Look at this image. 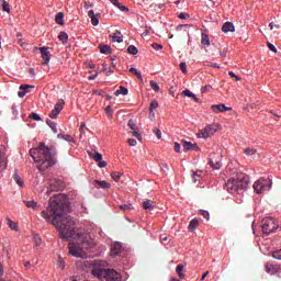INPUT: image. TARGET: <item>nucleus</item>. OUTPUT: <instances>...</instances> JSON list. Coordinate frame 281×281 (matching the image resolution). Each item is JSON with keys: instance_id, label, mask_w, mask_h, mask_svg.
I'll return each mask as SVG.
<instances>
[{"instance_id": "1", "label": "nucleus", "mask_w": 281, "mask_h": 281, "mask_svg": "<svg viewBox=\"0 0 281 281\" xmlns=\"http://www.w3.org/2000/svg\"><path fill=\"white\" fill-rule=\"evenodd\" d=\"M50 213L48 210L42 211V216L47 223L58 229L60 238L67 240V238H74L76 236V222L71 216L67 215L69 211V204L63 195H55L49 200Z\"/></svg>"}, {"instance_id": "2", "label": "nucleus", "mask_w": 281, "mask_h": 281, "mask_svg": "<svg viewBox=\"0 0 281 281\" xmlns=\"http://www.w3.org/2000/svg\"><path fill=\"white\" fill-rule=\"evenodd\" d=\"M30 155L41 172L56 166V151L48 148L45 143H40L36 148L30 149Z\"/></svg>"}, {"instance_id": "3", "label": "nucleus", "mask_w": 281, "mask_h": 281, "mask_svg": "<svg viewBox=\"0 0 281 281\" xmlns=\"http://www.w3.org/2000/svg\"><path fill=\"white\" fill-rule=\"evenodd\" d=\"M77 236L79 238V243H69V254H71V256H75V258H85V250L93 249L94 247L93 239H91L90 235L80 236V234H77Z\"/></svg>"}, {"instance_id": "4", "label": "nucleus", "mask_w": 281, "mask_h": 281, "mask_svg": "<svg viewBox=\"0 0 281 281\" xmlns=\"http://www.w3.org/2000/svg\"><path fill=\"white\" fill-rule=\"evenodd\" d=\"M225 188L231 194H243L249 188V176L239 173L236 178L228 179Z\"/></svg>"}, {"instance_id": "5", "label": "nucleus", "mask_w": 281, "mask_h": 281, "mask_svg": "<svg viewBox=\"0 0 281 281\" xmlns=\"http://www.w3.org/2000/svg\"><path fill=\"white\" fill-rule=\"evenodd\" d=\"M102 265H104L103 261L94 262V267L92 269V276H94V278H106V280L109 281H122V274H120L117 271L113 269L106 270L104 268H101Z\"/></svg>"}, {"instance_id": "6", "label": "nucleus", "mask_w": 281, "mask_h": 281, "mask_svg": "<svg viewBox=\"0 0 281 281\" xmlns=\"http://www.w3.org/2000/svg\"><path fill=\"white\" fill-rule=\"evenodd\" d=\"M271 179L269 178H259L252 186L255 192L257 194H262V192H267L271 190Z\"/></svg>"}, {"instance_id": "7", "label": "nucleus", "mask_w": 281, "mask_h": 281, "mask_svg": "<svg viewBox=\"0 0 281 281\" xmlns=\"http://www.w3.org/2000/svg\"><path fill=\"white\" fill-rule=\"evenodd\" d=\"M261 229L266 236H269V234L278 229V222L272 217H266L261 221Z\"/></svg>"}, {"instance_id": "8", "label": "nucleus", "mask_w": 281, "mask_h": 281, "mask_svg": "<svg viewBox=\"0 0 281 281\" xmlns=\"http://www.w3.org/2000/svg\"><path fill=\"white\" fill-rule=\"evenodd\" d=\"M218 132V125L216 124H211L207 125L204 130H202L198 136L200 139H207V137H212L215 133Z\"/></svg>"}, {"instance_id": "9", "label": "nucleus", "mask_w": 281, "mask_h": 281, "mask_svg": "<svg viewBox=\"0 0 281 281\" xmlns=\"http://www.w3.org/2000/svg\"><path fill=\"white\" fill-rule=\"evenodd\" d=\"M223 156L221 154H212L210 156V166L213 168V170H221V166H223L222 162Z\"/></svg>"}, {"instance_id": "10", "label": "nucleus", "mask_w": 281, "mask_h": 281, "mask_svg": "<svg viewBox=\"0 0 281 281\" xmlns=\"http://www.w3.org/2000/svg\"><path fill=\"white\" fill-rule=\"evenodd\" d=\"M8 149L0 145V170H5L8 168Z\"/></svg>"}, {"instance_id": "11", "label": "nucleus", "mask_w": 281, "mask_h": 281, "mask_svg": "<svg viewBox=\"0 0 281 281\" xmlns=\"http://www.w3.org/2000/svg\"><path fill=\"white\" fill-rule=\"evenodd\" d=\"M64 108H65V101L61 99L55 104L54 110L49 113V117L52 120H56V117H58V115L60 114V111H63Z\"/></svg>"}, {"instance_id": "12", "label": "nucleus", "mask_w": 281, "mask_h": 281, "mask_svg": "<svg viewBox=\"0 0 281 281\" xmlns=\"http://www.w3.org/2000/svg\"><path fill=\"white\" fill-rule=\"evenodd\" d=\"M42 55V65H48L49 60L52 59L50 53L47 47H35Z\"/></svg>"}, {"instance_id": "13", "label": "nucleus", "mask_w": 281, "mask_h": 281, "mask_svg": "<svg viewBox=\"0 0 281 281\" xmlns=\"http://www.w3.org/2000/svg\"><path fill=\"white\" fill-rule=\"evenodd\" d=\"M97 164H99V168H106L108 164L106 161L102 160V154L92 150L88 153Z\"/></svg>"}, {"instance_id": "14", "label": "nucleus", "mask_w": 281, "mask_h": 281, "mask_svg": "<svg viewBox=\"0 0 281 281\" xmlns=\"http://www.w3.org/2000/svg\"><path fill=\"white\" fill-rule=\"evenodd\" d=\"M266 271H267V273H270L271 276H273L276 273H278V276H281V265L267 263Z\"/></svg>"}, {"instance_id": "15", "label": "nucleus", "mask_w": 281, "mask_h": 281, "mask_svg": "<svg viewBox=\"0 0 281 281\" xmlns=\"http://www.w3.org/2000/svg\"><path fill=\"white\" fill-rule=\"evenodd\" d=\"M65 188V184L60 180H52L49 184V192H58Z\"/></svg>"}, {"instance_id": "16", "label": "nucleus", "mask_w": 281, "mask_h": 281, "mask_svg": "<svg viewBox=\"0 0 281 281\" xmlns=\"http://www.w3.org/2000/svg\"><path fill=\"white\" fill-rule=\"evenodd\" d=\"M30 89H34V86H30V85L20 86V91L18 92L19 98H25V94L30 93Z\"/></svg>"}, {"instance_id": "17", "label": "nucleus", "mask_w": 281, "mask_h": 281, "mask_svg": "<svg viewBox=\"0 0 281 281\" xmlns=\"http://www.w3.org/2000/svg\"><path fill=\"white\" fill-rule=\"evenodd\" d=\"M183 142V150L188 153V150H199V145L193 144L192 142L182 140Z\"/></svg>"}, {"instance_id": "18", "label": "nucleus", "mask_w": 281, "mask_h": 281, "mask_svg": "<svg viewBox=\"0 0 281 281\" xmlns=\"http://www.w3.org/2000/svg\"><path fill=\"white\" fill-rule=\"evenodd\" d=\"M214 113H225V111H232V108H227L225 104H216L211 106Z\"/></svg>"}, {"instance_id": "19", "label": "nucleus", "mask_w": 281, "mask_h": 281, "mask_svg": "<svg viewBox=\"0 0 281 281\" xmlns=\"http://www.w3.org/2000/svg\"><path fill=\"white\" fill-rule=\"evenodd\" d=\"M183 269H186V265L180 263L176 267V273H178V277L180 280H186V274L183 273Z\"/></svg>"}, {"instance_id": "20", "label": "nucleus", "mask_w": 281, "mask_h": 281, "mask_svg": "<svg viewBox=\"0 0 281 281\" xmlns=\"http://www.w3.org/2000/svg\"><path fill=\"white\" fill-rule=\"evenodd\" d=\"M234 30H235L234 23L232 22H226L222 26V32H224L225 34H227V32H234Z\"/></svg>"}, {"instance_id": "21", "label": "nucleus", "mask_w": 281, "mask_h": 281, "mask_svg": "<svg viewBox=\"0 0 281 281\" xmlns=\"http://www.w3.org/2000/svg\"><path fill=\"white\" fill-rule=\"evenodd\" d=\"M109 1H110V3L115 5V8H119V10H121V12H128V9L126 8V5H123L122 3H120V1H117V0H109Z\"/></svg>"}, {"instance_id": "22", "label": "nucleus", "mask_w": 281, "mask_h": 281, "mask_svg": "<svg viewBox=\"0 0 281 281\" xmlns=\"http://www.w3.org/2000/svg\"><path fill=\"white\" fill-rule=\"evenodd\" d=\"M65 13L64 12H58L55 16V22L57 25H65Z\"/></svg>"}, {"instance_id": "23", "label": "nucleus", "mask_w": 281, "mask_h": 281, "mask_svg": "<svg viewBox=\"0 0 281 281\" xmlns=\"http://www.w3.org/2000/svg\"><path fill=\"white\" fill-rule=\"evenodd\" d=\"M143 209L144 210H149V212L155 210V202H153V200L144 201L143 202Z\"/></svg>"}, {"instance_id": "24", "label": "nucleus", "mask_w": 281, "mask_h": 281, "mask_svg": "<svg viewBox=\"0 0 281 281\" xmlns=\"http://www.w3.org/2000/svg\"><path fill=\"white\" fill-rule=\"evenodd\" d=\"M122 251V245L120 243H115L111 249V256H117Z\"/></svg>"}, {"instance_id": "25", "label": "nucleus", "mask_w": 281, "mask_h": 281, "mask_svg": "<svg viewBox=\"0 0 281 281\" xmlns=\"http://www.w3.org/2000/svg\"><path fill=\"white\" fill-rule=\"evenodd\" d=\"M201 44L205 47H210V35L202 33L201 34Z\"/></svg>"}, {"instance_id": "26", "label": "nucleus", "mask_w": 281, "mask_h": 281, "mask_svg": "<svg viewBox=\"0 0 281 281\" xmlns=\"http://www.w3.org/2000/svg\"><path fill=\"white\" fill-rule=\"evenodd\" d=\"M196 227H199V220L193 218L190 223H189V232H195Z\"/></svg>"}, {"instance_id": "27", "label": "nucleus", "mask_w": 281, "mask_h": 281, "mask_svg": "<svg viewBox=\"0 0 281 281\" xmlns=\"http://www.w3.org/2000/svg\"><path fill=\"white\" fill-rule=\"evenodd\" d=\"M114 95H128V89L125 87H120L115 92Z\"/></svg>"}, {"instance_id": "28", "label": "nucleus", "mask_w": 281, "mask_h": 281, "mask_svg": "<svg viewBox=\"0 0 281 281\" xmlns=\"http://www.w3.org/2000/svg\"><path fill=\"white\" fill-rule=\"evenodd\" d=\"M182 95H187V98H192L195 102H199V98H196L195 93H192L190 90H183Z\"/></svg>"}, {"instance_id": "29", "label": "nucleus", "mask_w": 281, "mask_h": 281, "mask_svg": "<svg viewBox=\"0 0 281 281\" xmlns=\"http://www.w3.org/2000/svg\"><path fill=\"white\" fill-rule=\"evenodd\" d=\"M95 186L101 187L103 190H108L109 188H111V184L104 180H95Z\"/></svg>"}, {"instance_id": "30", "label": "nucleus", "mask_w": 281, "mask_h": 281, "mask_svg": "<svg viewBox=\"0 0 281 281\" xmlns=\"http://www.w3.org/2000/svg\"><path fill=\"white\" fill-rule=\"evenodd\" d=\"M99 49L101 54H111V46L109 45L100 44Z\"/></svg>"}, {"instance_id": "31", "label": "nucleus", "mask_w": 281, "mask_h": 281, "mask_svg": "<svg viewBox=\"0 0 281 281\" xmlns=\"http://www.w3.org/2000/svg\"><path fill=\"white\" fill-rule=\"evenodd\" d=\"M58 139H65V142H71L74 144V137L69 134H58L57 135Z\"/></svg>"}, {"instance_id": "32", "label": "nucleus", "mask_w": 281, "mask_h": 281, "mask_svg": "<svg viewBox=\"0 0 281 281\" xmlns=\"http://www.w3.org/2000/svg\"><path fill=\"white\" fill-rule=\"evenodd\" d=\"M270 30H281V20H276L269 24Z\"/></svg>"}, {"instance_id": "33", "label": "nucleus", "mask_w": 281, "mask_h": 281, "mask_svg": "<svg viewBox=\"0 0 281 281\" xmlns=\"http://www.w3.org/2000/svg\"><path fill=\"white\" fill-rule=\"evenodd\" d=\"M114 43H122V41H124V38L122 37V33L121 32H116L113 36H112Z\"/></svg>"}, {"instance_id": "34", "label": "nucleus", "mask_w": 281, "mask_h": 281, "mask_svg": "<svg viewBox=\"0 0 281 281\" xmlns=\"http://www.w3.org/2000/svg\"><path fill=\"white\" fill-rule=\"evenodd\" d=\"M46 124H47V126H49V128H52V131L54 133H58V128L56 127V123H54L52 120H46Z\"/></svg>"}, {"instance_id": "35", "label": "nucleus", "mask_w": 281, "mask_h": 281, "mask_svg": "<svg viewBox=\"0 0 281 281\" xmlns=\"http://www.w3.org/2000/svg\"><path fill=\"white\" fill-rule=\"evenodd\" d=\"M138 49H137V47H135V46H133V45H130L128 47H127V53L128 54H132V56H137V54H138Z\"/></svg>"}, {"instance_id": "36", "label": "nucleus", "mask_w": 281, "mask_h": 281, "mask_svg": "<svg viewBox=\"0 0 281 281\" xmlns=\"http://www.w3.org/2000/svg\"><path fill=\"white\" fill-rule=\"evenodd\" d=\"M26 207H31L32 210H36L38 203L36 201H24Z\"/></svg>"}, {"instance_id": "37", "label": "nucleus", "mask_w": 281, "mask_h": 281, "mask_svg": "<svg viewBox=\"0 0 281 281\" xmlns=\"http://www.w3.org/2000/svg\"><path fill=\"white\" fill-rule=\"evenodd\" d=\"M58 38L61 41V43H67V41H69V35H67L65 32H60Z\"/></svg>"}, {"instance_id": "38", "label": "nucleus", "mask_w": 281, "mask_h": 281, "mask_svg": "<svg viewBox=\"0 0 281 281\" xmlns=\"http://www.w3.org/2000/svg\"><path fill=\"white\" fill-rule=\"evenodd\" d=\"M130 71L137 77L138 80H144L142 72L137 71V68H130Z\"/></svg>"}, {"instance_id": "39", "label": "nucleus", "mask_w": 281, "mask_h": 281, "mask_svg": "<svg viewBox=\"0 0 281 281\" xmlns=\"http://www.w3.org/2000/svg\"><path fill=\"white\" fill-rule=\"evenodd\" d=\"M111 177H112L113 181H115L117 183V181H120V179H122V173L114 171V172H112Z\"/></svg>"}, {"instance_id": "40", "label": "nucleus", "mask_w": 281, "mask_h": 281, "mask_svg": "<svg viewBox=\"0 0 281 281\" xmlns=\"http://www.w3.org/2000/svg\"><path fill=\"white\" fill-rule=\"evenodd\" d=\"M2 10L3 12H8V14H10V3H8V1L2 0Z\"/></svg>"}, {"instance_id": "41", "label": "nucleus", "mask_w": 281, "mask_h": 281, "mask_svg": "<svg viewBox=\"0 0 281 281\" xmlns=\"http://www.w3.org/2000/svg\"><path fill=\"white\" fill-rule=\"evenodd\" d=\"M120 210H122L123 212H131V210H133V205L122 204V205H120Z\"/></svg>"}, {"instance_id": "42", "label": "nucleus", "mask_w": 281, "mask_h": 281, "mask_svg": "<svg viewBox=\"0 0 281 281\" xmlns=\"http://www.w3.org/2000/svg\"><path fill=\"white\" fill-rule=\"evenodd\" d=\"M244 153L248 156V157H251V155H256L257 150L254 149V148H246L244 150Z\"/></svg>"}, {"instance_id": "43", "label": "nucleus", "mask_w": 281, "mask_h": 281, "mask_svg": "<svg viewBox=\"0 0 281 281\" xmlns=\"http://www.w3.org/2000/svg\"><path fill=\"white\" fill-rule=\"evenodd\" d=\"M13 179H14L15 183H18V186H20V188H23V179H21L19 177V175L13 176Z\"/></svg>"}, {"instance_id": "44", "label": "nucleus", "mask_w": 281, "mask_h": 281, "mask_svg": "<svg viewBox=\"0 0 281 281\" xmlns=\"http://www.w3.org/2000/svg\"><path fill=\"white\" fill-rule=\"evenodd\" d=\"M8 225L10 229H13V231H16L19 228V225H16V223H14L12 220H8Z\"/></svg>"}, {"instance_id": "45", "label": "nucleus", "mask_w": 281, "mask_h": 281, "mask_svg": "<svg viewBox=\"0 0 281 281\" xmlns=\"http://www.w3.org/2000/svg\"><path fill=\"white\" fill-rule=\"evenodd\" d=\"M272 258H274L276 260H281V249L273 251Z\"/></svg>"}, {"instance_id": "46", "label": "nucleus", "mask_w": 281, "mask_h": 281, "mask_svg": "<svg viewBox=\"0 0 281 281\" xmlns=\"http://www.w3.org/2000/svg\"><path fill=\"white\" fill-rule=\"evenodd\" d=\"M159 106V103L157 101H151L150 105H149V112L153 113V111L155 109H157Z\"/></svg>"}, {"instance_id": "47", "label": "nucleus", "mask_w": 281, "mask_h": 281, "mask_svg": "<svg viewBox=\"0 0 281 281\" xmlns=\"http://www.w3.org/2000/svg\"><path fill=\"white\" fill-rule=\"evenodd\" d=\"M105 114L108 115V117H113V108H111V105H108L105 108Z\"/></svg>"}, {"instance_id": "48", "label": "nucleus", "mask_w": 281, "mask_h": 281, "mask_svg": "<svg viewBox=\"0 0 281 281\" xmlns=\"http://www.w3.org/2000/svg\"><path fill=\"white\" fill-rule=\"evenodd\" d=\"M132 137H136V139H137L138 142H142V134H139V132H137V130H134V131L132 132Z\"/></svg>"}, {"instance_id": "49", "label": "nucleus", "mask_w": 281, "mask_h": 281, "mask_svg": "<svg viewBox=\"0 0 281 281\" xmlns=\"http://www.w3.org/2000/svg\"><path fill=\"white\" fill-rule=\"evenodd\" d=\"M127 125L132 131H137V124L133 120H130Z\"/></svg>"}, {"instance_id": "50", "label": "nucleus", "mask_w": 281, "mask_h": 281, "mask_svg": "<svg viewBox=\"0 0 281 281\" xmlns=\"http://www.w3.org/2000/svg\"><path fill=\"white\" fill-rule=\"evenodd\" d=\"M149 85L153 91H159V83H157L156 81H150Z\"/></svg>"}, {"instance_id": "51", "label": "nucleus", "mask_w": 281, "mask_h": 281, "mask_svg": "<svg viewBox=\"0 0 281 281\" xmlns=\"http://www.w3.org/2000/svg\"><path fill=\"white\" fill-rule=\"evenodd\" d=\"M31 120H34L35 122H41V116L37 113H31L30 114Z\"/></svg>"}, {"instance_id": "52", "label": "nucleus", "mask_w": 281, "mask_h": 281, "mask_svg": "<svg viewBox=\"0 0 281 281\" xmlns=\"http://www.w3.org/2000/svg\"><path fill=\"white\" fill-rule=\"evenodd\" d=\"M34 243L36 245V247H38L42 243V239H41V235H34Z\"/></svg>"}, {"instance_id": "53", "label": "nucleus", "mask_w": 281, "mask_h": 281, "mask_svg": "<svg viewBox=\"0 0 281 281\" xmlns=\"http://www.w3.org/2000/svg\"><path fill=\"white\" fill-rule=\"evenodd\" d=\"M180 69L182 74H188V66L186 65V63H180Z\"/></svg>"}, {"instance_id": "54", "label": "nucleus", "mask_w": 281, "mask_h": 281, "mask_svg": "<svg viewBox=\"0 0 281 281\" xmlns=\"http://www.w3.org/2000/svg\"><path fill=\"white\" fill-rule=\"evenodd\" d=\"M204 65L206 67H213L214 69H218L220 68V66L217 64L210 63V61H205Z\"/></svg>"}, {"instance_id": "55", "label": "nucleus", "mask_w": 281, "mask_h": 281, "mask_svg": "<svg viewBox=\"0 0 281 281\" xmlns=\"http://www.w3.org/2000/svg\"><path fill=\"white\" fill-rule=\"evenodd\" d=\"M201 216H203V218H205V221H210V212L201 211Z\"/></svg>"}, {"instance_id": "56", "label": "nucleus", "mask_w": 281, "mask_h": 281, "mask_svg": "<svg viewBox=\"0 0 281 281\" xmlns=\"http://www.w3.org/2000/svg\"><path fill=\"white\" fill-rule=\"evenodd\" d=\"M151 47L156 52H159V49H164V46H161L160 44H157V43L151 44Z\"/></svg>"}, {"instance_id": "57", "label": "nucleus", "mask_w": 281, "mask_h": 281, "mask_svg": "<svg viewBox=\"0 0 281 281\" xmlns=\"http://www.w3.org/2000/svg\"><path fill=\"white\" fill-rule=\"evenodd\" d=\"M268 49H270V52H273L274 54H278V48H276V46L271 43H268Z\"/></svg>"}, {"instance_id": "58", "label": "nucleus", "mask_w": 281, "mask_h": 281, "mask_svg": "<svg viewBox=\"0 0 281 281\" xmlns=\"http://www.w3.org/2000/svg\"><path fill=\"white\" fill-rule=\"evenodd\" d=\"M173 149H175L176 153H181V144L176 142L173 144Z\"/></svg>"}, {"instance_id": "59", "label": "nucleus", "mask_w": 281, "mask_h": 281, "mask_svg": "<svg viewBox=\"0 0 281 281\" xmlns=\"http://www.w3.org/2000/svg\"><path fill=\"white\" fill-rule=\"evenodd\" d=\"M179 19L186 20L190 18V14L186 13V12H181L179 15Z\"/></svg>"}, {"instance_id": "60", "label": "nucleus", "mask_w": 281, "mask_h": 281, "mask_svg": "<svg viewBox=\"0 0 281 281\" xmlns=\"http://www.w3.org/2000/svg\"><path fill=\"white\" fill-rule=\"evenodd\" d=\"M91 23H92V25H99V23H100V20H98V18L94 15V18H91Z\"/></svg>"}, {"instance_id": "61", "label": "nucleus", "mask_w": 281, "mask_h": 281, "mask_svg": "<svg viewBox=\"0 0 281 281\" xmlns=\"http://www.w3.org/2000/svg\"><path fill=\"white\" fill-rule=\"evenodd\" d=\"M127 142H128L130 146H137V140L134 138H128Z\"/></svg>"}, {"instance_id": "62", "label": "nucleus", "mask_w": 281, "mask_h": 281, "mask_svg": "<svg viewBox=\"0 0 281 281\" xmlns=\"http://www.w3.org/2000/svg\"><path fill=\"white\" fill-rule=\"evenodd\" d=\"M228 76H231V78H235L236 81L240 80V78H238L234 71H229Z\"/></svg>"}, {"instance_id": "63", "label": "nucleus", "mask_w": 281, "mask_h": 281, "mask_svg": "<svg viewBox=\"0 0 281 281\" xmlns=\"http://www.w3.org/2000/svg\"><path fill=\"white\" fill-rule=\"evenodd\" d=\"M155 135L157 136L158 139L161 137V130H154Z\"/></svg>"}, {"instance_id": "64", "label": "nucleus", "mask_w": 281, "mask_h": 281, "mask_svg": "<svg viewBox=\"0 0 281 281\" xmlns=\"http://www.w3.org/2000/svg\"><path fill=\"white\" fill-rule=\"evenodd\" d=\"M164 7V3L157 4V3H153L151 8H158V10H161V8Z\"/></svg>"}]
</instances>
